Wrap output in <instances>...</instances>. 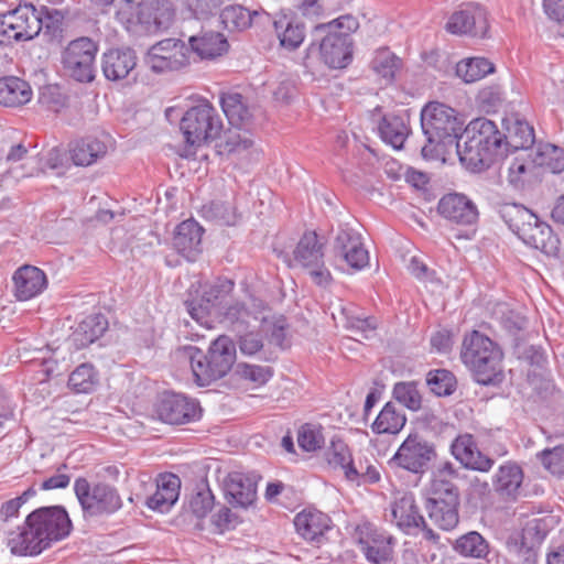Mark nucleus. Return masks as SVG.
I'll use <instances>...</instances> for the list:
<instances>
[{
	"instance_id": "473e14b6",
	"label": "nucleus",
	"mask_w": 564,
	"mask_h": 564,
	"mask_svg": "<svg viewBox=\"0 0 564 564\" xmlns=\"http://www.w3.org/2000/svg\"><path fill=\"white\" fill-rule=\"evenodd\" d=\"M32 96V88L25 80L15 76L0 78V105L21 107L28 104Z\"/></svg>"
},
{
	"instance_id": "e433bc0d",
	"label": "nucleus",
	"mask_w": 564,
	"mask_h": 564,
	"mask_svg": "<svg viewBox=\"0 0 564 564\" xmlns=\"http://www.w3.org/2000/svg\"><path fill=\"white\" fill-rule=\"evenodd\" d=\"M258 17H265L271 21V15L265 11H250L240 4H230L220 12V20L228 31H243L251 26L252 21Z\"/></svg>"
},
{
	"instance_id": "bb28decb",
	"label": "nucleus",
	"mask_w": 564,
	"mask_h": 564,
	"mask_svg": "<svg viewBox=\"0 0 564 564\" xmlns=\"http://www.w3.org/2000/svg\"><path fill=\"white\" fill-rule=\"evenodd\" d=\"M293 524L296 533L306 541L321 542L324 534L330 530L332 520L322 511L315 509H305L299 512Z\"/></svg>"
},
{
	"instance_id": "9b49d317",
	"label": "nucleus",
	"mask_w": 564,
	"mask_h": 564,
	"mask_svg": "<svg viewBox=\"0 0 564 564\" xmlns=\"http://www.w3.org/2000/svg\"><path fill=\"white\" fill-rule=\"evenodd\" d=\"M75 495L85 517H98L118 511L122 501L116 488L99 482L95 486L85 478H77L74 484Z\"/></svg>"
},
{
	"instance_id": "20e7f679",
	"label": "nucleus",
	"mask_w": 564,
	"mask_h": 564,
	"mask_svg": "<svg viewBox=\"0 0 564 564\" xmlns=\"http://www.w3.org/2000/svg\"><path fill=\"white\" fill-rule=\"evenodd\" d=\"M421 126L427 144L422 148L426 159L436 156L437 147H452L462 139L463 122L456 111L441 102H430L421 111Z\"/></svg>"
},
{
	"instance_id": "c85d7f7f",
	"label": "nucleus",
	"mask_w": 564,
	"mask_h": 564,
	"mask_svg": "<svg viewBox=\"0 0 564 564\" xmlns=\"http://www.w3.org/2000/svg\"><path fill=\"white\" fill-rule=\"evenodd\" d=\"M181 479L174 474H163L156 479L155 492L148 497L147 506L161 513L169 512L178 499Z\"/></svg>"
},
{
	"instance_id": "c756f323",
	"label": "nucleus",
	"mask_w": 564,
	"mask_h": 564,
	"mask_svg": "<svg viewBox=\"0 0 564 564\" xmlns=\"http://www.w3.org/2000/svg\"><path fill=\"white\" fill-rule=\"evenodd\" d=\"M137 65L134 51L130 48L110 50L104 53L101 69L108 80H121L129 76Z\"/></svg>"
},
{
	"instance_id": "5701e85b",
	"label": "nucleus",
	"mask_w": 564,
	"mask_h": 564,
	"mask_svg": "<svg viewBox=\"0 0 564 564\" xmlns=\"http://www.w3.org/2000/svg\"><path fill=\"white\" fill-rule=\"evenodd\" d=\"M451 451L466 468L486 473L494 465V460L478 449L470 434L458 435L452 443Z\"/></svg>"
},
{
	"instance_id": "f704fd0d",
	"label": "nucleus",
	"mask_w": 564,
	"mask_h": 564,
	"mask_svg": "<svg viewBox=\"0 0 564 564\" xmlns=\"http://www.w3.org/2000/svg\"><path fill=\"white\" fill-rule=\"evenodd\" d=\"M220 104L230 124L242 128L251 122L253 111L241 94L232 91L223 94Z\"/></svg>"
},
{
	"instance_id": "de8ad7c7",
	"label": "nucleus",
	"mask_w": 564,
	"mask_h": 564,
	"mask_svg": "<svg viewBox=\"0 0 564 564\" xmlns=\"http://www.w3.org/2000/svg\"><path fill=\"white\" fill-rule=\"evenodd\" d=\"M300 448L307 453L321 449L325 444L323 427L318 423H303L296 434Z\"/></svg>"
},
{
	"instance_id": "a211bd4d",
	"label": "nucleus",
	"mask_w": 564,
	"mask_h": 564,
	"mask_svg": "<svg viewBox=\"0 0 564 564\" xmlns=\"http://www.w3.org/2000/svg\"><path fill=\"white\" fill-rule=\"evenodd\" d=\"M334 254L337 260L355 270H361L369 264V253L364 247L361 236L351 228L343 227L338 230L334 241Z\"/></svg>"
},
{
	"instance_id": "ddd939ff",
	"label": "nucleus",
	"mask_w": 564,
	"mask_h": 564,
	"mask_svg": "<svg viewBox=\"0 0 564 564\" xmlns=\"http://www.w3.org/2000/svg\"><path fill=\"white\" fill-rule=\"evenodd\" d=\"M41 29L42 18L31 3L19 4L14 10L0 14V35L9 41L31 40Z\"/></svg>"
},
{
	"instance_id": "49530a36",
	"label": "nucleus",
	"mask_w": 564,
	"mask_h": 564,
	"mask_svg": "<svg viewBox=\"0 0 564 564\" xmlns=\"http://www.w3.org/2000/svg\"><path fill=\"white\" fill-rule=\"evenodd\" d=\"M371 68L376 74L386 79L387 83H390L401 68V59L390 50L380 48L371 61Z\"/></svg>"
},
{
	"instance_id": "a18cd8bd",
	"label": "nucleus",
	"mask_w": 564,
	"mask_h": 564,
	"mask_svg": "<svg viewBox=\"0 0 564 564\" xmlns=\"http://www.w3.org/2000/svg\"><path fill=\"white\" fill-rule=\"evenodd\" d=\"M405 422V415L399 412L393 403L388 402L373 422L372 430L378 434H397Z\"/></svg>"
},
{
	"instance_id": "13d9d810",
	"label": "nucleus",
	"mask_w": 564,
	"mask_h": 564,
	"mask_svg": "<svg viewBox=\"0 0 564 564\" xmlns=\"http://www.w3.org/2000/svg\"><path fill=\"white\" fill-rule=\"evenodd\" d=\"M214 496L209 488L203 487L188 501V509L197 519H203L213 509Z\"/></svg>"
},
{
	"instance_id": "393cba45",
	"label": "nucleus",
	"mask_w": 564,
	"mask_h": 564,
	"mask_svg": "<svg viewBox=\"0 0 564 564\" xmlns=\"http://www.w3.org/2000/svg\"><path fill=\"white\" fill-rule=\"evenodd\" d=\"M260 476L254 473L234 471L226 480V492L231 498L230 502L247 508L257 497V484Z\"/></svg>"
},
{
	"instance_id": "1a4fd4ad",
	"label": "nucleus",
	"mask_w": 564,
	"mask_h": 564,
	"mask_svg": "<svg viewBox=\"0 0 564 564\" xmlns=\"http://www.w3.org/2000/svg\"><path fill=\"white\" fill-rule=\"evenodd\" d=\"M180 129L186 144L202 147L220 135L223 120L216 108L206 99H200L183 115Z\"/></svg>"
},
{
	"instance_id": "f257e3e1",
	"label": "nucleus",
	"mask_w": 564,
	"mask_h": 564,
	"mask_svg": "<svg viewBox=\"0 0 564 564\" xmlns=\"http://www.w3.org/2000/svg\"><path fill=\"white\" fill-rule=\"evenodd\" d=\"M72 529L67 512L62 507H43L30 513L18 531L9 532L8 544L18 555H36L52 541L66 538Z\"/></svg>"
},
{
	"instance_id": "f03ea898",
	"label": "nucleus",
	"mask_w": 564,
	"mask_h": 564,
	"mask_svg": "<svg viewBox=\"0 0 564 564\" xmlns=\"http://www.w3.org/2000/svg\"><path fill=\"white\" fill-rule=\"evenodd\" d=\"M463 137L464 144L459 140L456 150L462 163L474 172L489 167L501 154L502 133L491 120L479 118L471 121Z\"/></svg>"
},
{
	"instance_id": "412c9836",
	"label": "nucleus",
	"mask_w": 564,
	"mask_h": 564,
	"mask_svg": "<svg viewBox=\"0 0 564 564\" xmlns=\"http://www.w3.org/2000/svg\"><path fill=\"white\" fill-rule=\"evenodd\" d=\"M438 213L458 225H473L478 219V209L473 200L463 194H448L441 198Z\"/></svg>"
},
{
	"instance_id": "8fccbe9b",
	"label": "nucleus",
	"mask_w": 564,
	"mask_h": 564,
	"mask_svg": "<svg viewBox=\"0 0 564 564\" xmlns=\"http://www.w3.org/2000/svg\"><path fill=\"white\" fill-rule=\"evenodd\" d=\"M235 283L228 279H218L213 284L204 289L202 302H205L212 308L223 305L226 299L232 292Z\"/></svg>"
},
{
	"instance_id": "6e6d98bb",
	"label": "nucleus",
	"mask_w": 564,
	"mask_h": 564,
	"mask_svg": "<svg viewBox=\"0 0 564 564\" xmlns=\"http://www.w3.org/2000/svg\"><path fill=\"white\" fill-rule=\"evenodd\" d=\"M306 37V25L301 17L293 14L284 28V47L296 48Z\"/></svg>"
},
{
	"instance_id": "680f3d73",
	"label": "nucleus",
	"mask_w": 564,
	"mask_h": 564,
	"mask_svg": "<svg viewBox=\"0 0 564 564\" xmlns=\"http://www.w3.org/2000/svg\"><path fill=\"white\" fill-rule=\"evenodd\" d=\"M251 145L252 141L248 137L237 132H230L223 144V151L228 154H241L247 152Z\"/></svg>"
},
{
	"instance_id": "4c0bfd02",
	"label": "nucleus",
	"mask_w": 564,
	"mask_h": 564,
	"mask_svg": "<svg viewBox=\"0 0 564 564\" xmlns=\"http://www.w3.org/2000/svg\"><path fill=\"white\" fill-rule=\"evenodd\" d=\"M107 327L108 322L104 315H89L78 324L72 335V341L77 348L86 347L102 336Z\"/></svg>"
},
{
	"instance_id": "72a5a7b5",
	"label": "nucleus",
	"mask_w": 564,
	"mask_h": 564,
	"mask_svg": "<svg viewBox=\"0 0 564 564\" xmlns=\"http://www.w3.org/2000/svg\"><path fill=\"white\" fill-rule=\"evenodd\" d=\"M523 480V473L519 465L508 462L501 465L492 478L496 492L506 498H514Z\"/></svg>"
},
{
	"instance_id": "f3484780",
	"label": "nucleus",
	"mask_w": 564,
	"mask_h": 564,
	"mask_svg": "<svg viewBox=\"0 0 564 564\" xmlns=\"http://www.w3.org/2000/svg\"><path fill=\"white\" fill-rule=\"evenodd\" d=\"M334 254L337 260L355 270H361L369 264V253L364 247L361 236L351 228L343 227L338 230L334 241Z\"/></svg>"
},
{
	"instance_id": "cd10ccee",
	"label": "nucleus",
	"mask_w": 564,
	"mask_h": 564,
	"mask_svg": "<svg viewBox=\"0 0 564 564\" xmlns=\"http://www.w3.org/2000/svg\"><path fill=\"white\" fill-rule=\"evenodd\" d=\"M324 246L325 242L315 231H305L293 250L289 265L304 269L321 264L324 259Z\"/></svg>"
},
{
	"instance_id": "dca6fc26",
	"label": "nucleus",
	"mask_w": 564,
	"mask_h": 564,
	"mask_svg": "<svg viewBox=\"0 0 564 564\" xmlns=\"http://www.w3.org/2000/svg\"><path fill=\"white\" fill-rule=\"evenodd\" d=\"M445 29L452 34L484 37L489 29L487 11L478 3H469L449 17Z\"/></svg>"
},
{
	"instance_id": "4be33fe9",
	"label": "nucleus",
	"mask_w": 564,
	"mask_h": 564,
	"mask_svg": "<svg viewBox=\"0 0 564 564\" xmlns=\"http://www.w3.org/2000/svg\"><path fill=\"white\" fill-rule=\"evenodd\" d=\"M457 470L451 463H445L434 474L426 503L459 502V491L455 485Z\"/></svg>"
},
{
	"instance_id": "7ed1b4c3",
	"label": "nucleus",
	"mask_w": 564,
	"mask_h": 564,
	"mask_svg": "<svg viewBox=\"0 0 564 564\" xmlns=\"http://www.w3.org/2000/svg\"><path fill=\"white\" fill-rule=\"evenodd\" d=\"M177 357L188 361L195 382L204 387L229 372L236 361V346L230 337L220 335L212 341L207 356L197 347L184 346Z\"/></svg>"
},
{
	"instance_id": "b1692460",
	"label": "nucleus",
	"mask_w": 564,
	"mask_h": 564,
	"mask_svg": "<svg viewBox=\"0 0 564 564\" xmlns=\"http://www.w3.org/2000/svg\"><path fill=\"white\" fill-rule=\"evenodd\" d=\"M203 227L193 219L184 220L174 231L173 248L188 261H195L202 252Z\"/></svg>"
},
{
	"instance_id": "aec40b11",
	"label": "nucleus",
	"mask_w": 564,
	"mask_h": 564,
	"mask_svg": "<svg viewBox=\"0 0 564 564\" xmlns=\"http://www.w3.org/2000/svg\"><path fill=\"white\" fill-rule=\"evenodd\" d=\"M332 316L336 325H341L346 330L360 336L362 339H370L376 335L378 322L372 316H367L361 308L355 304H341L335 306Z\"/></svg>"
},
{
	"instance_id": "ea45409f",
	"label": "nucleus",
	"mask_w": 564,
	"mask_h": 564,
	"mask_svg": "<svg viewBox=\"0 0 564 564\" xmlns=\"http://www.w3.org/2000/svg\"><path fill=\"white\" fill-rule=\"evenodd\" d=\"M327 464L334 469L344 471L348 480H357L359 471L352 465V457L348 446L340 440H333L325 452Z\"/></svg>"
},
{
	"instance_id": "58836bf2",
	"label": "nucleus",
	"mask_w": 564,
	"mask_h": 564,
	"mask_svg": "<svg viewBox=\"0 0 564 564\" xmlns=\"http://www.w3.org/2000/svg\"><path fill=\"white\" fill-rule=\"evenodd\" d=\"M70 158L76 165L88 166L106 155L108 145L104 140L86 138L70 147Z\"/></svg>"
},
{
	"instance_id": "e2e57ef3",
	"label": "nucleus",
	"mask_w": 564,
	"mask_h": 564,
	"mask_svg": "<svg viewBox=\"0 0 564 564\" xmlns=\"http://www.w3.org/2000/svg\"><path fill=\"white\" fill-rule=\"evenodd\" d=\"M238 372L247 380L256 383H264L271 377V372L268 367H261L257 365L239 364Z\"/></svg>"
},
{
	"instance_id": "423d86ee",
	"label": "nucleus",
	"mask_w": 564,
	"mask_h": 564,
	"mask_svg": "<svg viewBox=\"0 0 564 564\" xmlns=\"http://www.w3.org/2000/svg\"><path fill=\"white\" fill-rule=\"evenodd\" d=\"M460 359L480 384L500 381L502 351L488 336L473 330L463 340Z\"/></svg>"
},
{
	"instance_id": "774afa93",
	"label": "nucleus",
	"mask_w": 564,
	"mask_h": 564,
	"mask_svg": "<svg viewBox=\"0 0 564 564\" xmlns=\"http://www.w3.org/2000/svg\"><path fill=\"white\" fill-rule=\"evenodd\" d=\"M261 338L253 333H249L240 338L239 347L243 355L252 356L262 348Z\"/></svg>"
},
{
	"instance_id": "4468645a",
	"label": "nucleus",
	"mask_w": 564,
	"mask_h": 564,
	"mask_svg": "<svg viewBox=\"0 0 564 564\" xmlns=\"http://www.w3.org/2000/svg\"><path fill=\"white\" fill-rule=\"evenodd\" d=\"M189 48L178 39H164L152 45L147 54L145 62L154 73L180 70L189 64Z\"/></svg>"
},
{
	"instance_id": "0eeeda50",
	"label": "nucleus",
	"mask_w": 564,
	"mask_h": 564,
	"mask_svg": "<svg viewBox=\"0 0 564 564\" xmlns=\"http://www.w3.org/2000/svg\"><path fill=\"white\" fill-rule=\"evenodd\" d=\"M506 225L528 246L544 253H554L557 239L551 227L520 204H506L499 210Z\"/></svg>"
},
{
	"instance_id": "a878e982",
	"label": "nucleus",
	"mask_w": 564,
	"mask_h": 564,
	"mask_svg": "<svg viewBox=\"0 0 564 564\" xmlns=\"http://www.w3.org/2000/svg\"><path fill=\"white\" fill-rule=\"evenodd\" d=\"M14 295L19 301H28L40 295L47 285L45 273L33 265H23L13 274Z\"/></svg>"
},
{
	"instance_id": "4d7b16f0",
	"label": "nucleus",
	"mask_w": 564,
	"mask_h": 564,
	"mask_svg": "<svg viewBox=\"0 0 564 564\" xmlns=\"http://www.w3.org/2000/svg\"><path fill=\"white\" fill-rule=\"evenodd\" d=\"M542 465L553 475L564 476V445L538 454Z\"/></svg>"
},
{
	"instance_id": "09e8293b",
	"label": "nucleus",
	"mask_w": 564,
	"mask_h": 564,
	"mask_svg": "<svg viewBox=\"0 0 564 564\" xmlns=\"http://www.w3.org/2000/svg\"><path fill=\"white\" fill-rule=\"evenodd\" d=\"M97 372L90 364H82L69 376V387L78 393H88L97 384Z\"/></svg>"
},
{
	"instance_id": "69168bd1",
	"label": "nucleus",
	"mask_w": 564,
	"mask_h": 564,
	"mask_svg": "<svg viewBox=\"0 0 564 564\" xmlns=\"http://www.w3.org/2000/svg\"><path fill=\"white\" fill-rule=\"evenodd\" d=\"M501 324L511 334L516 335L527 326V319L513 311H502Z\"/></svg>"
},
{
	"instance_id": "5fc2aeb1",
	"label": "nucleus",
	"mask_w": 564,
	"mask_h": 564,
	"mask_svg": "<svg viewBox=\"0 0 564 564\" xmlns=\"http://www.w3.org/2000/svg\"><path fill=\"white\" fill-rule=\"evenodd\" d=\"M535 162L551 169L552 172H561L564 170V151L555 145L546 144L538 150Z\"/></svg>"
},
{
	"instance_id": "2eb2a0df",
	"label": "nucleus",
	"mask_w": 564,
	"mask_h": 564,
	"mask_svg": "<svg viewBox=\"0 0 564 564\" xmlns=\"http://www.w3.org/2000/svg\"><path fill=\"white\" fill-rule=\"evenodd\" d=\"M436 458L434 445L419 434H410L398 448L390 464L408 471L423 474Z\"/></svg>"
},
{
	"instance_id": "c03bdc74",
	"label": "nucleus",
	"mask_w": 564,
	"mask_h": 564,
	"mask_svg": "<svg viewBox=\"0 0 564 564\" xmlns=\"http://www.w3.org/2000/svg\"><path fill=\"white\" fill-rule=\"evenodd\" d=\"M381 138L394 149H401L409 135L405 120L399 116H386L379 127Z\"/></svg>"
},
{
	"instance_id": "9d476101",
	"label": "nucleus",
	"mask_w": 564,
	"mask_h": 564,
	"mask_svg": "<svg viewBox=\"0 0 564 564\" xmlns=\"http://www.w3.org/2000/svg\"><path fill=\"white\" fill-rule=\"evenodd\" d=\"M545 535L541 519H531L521 530L510 532L503 542L510 563L538 564V551Z\"/></svg>"
},
{
	"instance_id": "864d4df0",
	"label": "nucleus",
	"mask_w": 564,
	"mask_h": 564,
	"mask_svg": "<svg viewBox=\"0 0 564 564\" xmlns=\"http://www.w3.org/2000/svg\"><path fill=\"white\" fill-rule=\"evenodd\" d=\"M394 399L412 411L421 408V394L414 382H398L393 388Z\"/></svg>"
},
{
	"instance_id": "6e6552de",
	"label": "nucleus",
	"mask_w": 564,
	"mask_h": 564,
	"mask_svg": "<svg viewBox=\"0 0 564 564\" xmlns=\"http://www.w3.org/2000/svg\"><path fill=\"white\" fill-rule=\"evenodd\" d=\"M357 25L356 19L351 15H341L315 26V32L325 33L319 44V53L329 68H345L351 62L352 41L348 32L356 30Z\"/></svg>"
},
{
	"instance_id": "c9c22d12",
	"label": "nucleus",
	"mask_w": 564,
	"mask_h": 564,
	"mask_svg": "<svg viewBox=\"0 0 564 564\" xmlns=\"http://www.w3.org/2000/svg\"><path fill=\"white\" fill-rule=\"evenodd\" d=\"M454 552L465 558L486 560L490 553L489 542L477 531H469L452 542Z\"/></svg>"
},
{
	"instance_id": "0e129e2a",
	"label": "nucleus",
	"mask_w": 564,
	"mask_h": 564,
	"mask_svg": "<svg viewBox=\"0 0 564 564\" xmlns=\"http://www.w3.org/2000/svg\"><path fill=\"white\" fill-rule=\"evenodd\" d=\"M185 305L188 314L194 321H196L202 326L208 327V316L213 310L209 305L202 301L199 304H196L194 301H187Z\"/></svg>"
},
{
	"instance_id": "79ce46f5",
	"label": "nucleus",
	"mask_w": 564,
	"mask_h": 564,
	"mask_svg": "<svg viewBox=\"0 0 564 564\" xmlns=\"http://www.w3.org/2000/svg\"><path fill=\"white\" fill-rule=\"evenodd\" d=\"M494 72V64L485 57H469L456 65V75L466 84L480 80Z\"/></svg>"
},
{
	"instance_id": "052dcab7",
	"label": "nucleus",
	"mask_w": 564,
	"mask_h": 564,
	"mask_svg": "<svg viewBox=\"0 0 564 564\" xmlns=\"http://www.w3.org/2000/svg\"><path fill=\"white\" fill-rule=\"evenodd\" d=\"M505 93L499 85L484 87L477 96V100L486 111H496L505 101Z\"/></svg>"
},
{
	"instance_id": "37998d69",
	"label": "nucleus",
	"mask_w": 564,
	"mask_h": 564,
	"mask_svg": "<svg viewBox=\"0 0 564 564\" xmlns=\"http://www.w3.org/2000/svg\"><path fill=\"white\" fill-rule=\"evenodd\" d=\"M459 502L426 503L429 518L440 529L451 531L459 522Z\"/></svg>"
},
{
	"instance_id": "338daca9",
	"label": "nucleus",
	"mask_w": 564,
	"mask_h": 564,
	"mask_svg": "<svg viewBox=\"0 0 564 564\" xmlns=\"http://www.w3.org/2000/svg\"><path fill=\"white\" fill-rule=\"evenodd\" d=\"M543 10L550 20L564 24V0H543Z\"/></svg>"
},
{
	"instance_id": "39448f33",
	"label": "nucleus",
	"mask_w": 564,
	"mask_h": 564,
	"mask_svg": "<svg viewBox=\"0 0 564 564\" xmlns=\"http://www.w3.org/2000/svg\"><path fill=\"white\" fill-rule=\"evenodd\" d=\"M174 17L173 10L155 0H118L116 19L130 33L155 34L165 30Z\"/></svg>"
},
{
	"instance_id": "a19ab883",
	"label": "nucleus",
	"mask_w": 564,
	"mask_h": 564,
	"mask_svg": "<svg viewBox=\"0 0 564 564\" xmlns=\"http://www.w3.org/2000/svg\"><path fill=\"white\" fill-rule=\"evenodd\" d=\"M506 129L502 142L505 141L507 149L517 151L528 149L534 143V131L528 122L519 119L508 120Z\"/></svg>"
},
{
	"instance_id": "bf43d9fd",
	"label": "nucleus",
	"mask_w": 564,
	"mask_h": 564,
	"mask_svg": "<svg viewBox=\"0 0 564 564\" xmlns=\"http://www.w3.org/2000/svg\"><path fill=\"white\" fill-rule=\"evenodd\" d=\"M39 102L48 110L58 112L66 106V96L58 86L47 85L40 90Z\"/></svg>"
},
{
	"instance_id": "6ab92c4d",
	"label": "nucleus",
	"mask_w": 564,
	"mask_h": 564,
	"mask_svg": "<svg viewBox=\"0 0 564 564\" xmlns=\"http://www.w3.org/2000/svg\"><path fill=\"white\" fill-rule=\"evenodd\" d=\"M199 414L198 402L181 393L163 394L158 405L160 420L169 424H185L198 419Z\"/></svg>"
},
{
	"instance_id": "7c9ffc66",
	"label": "nucleus",
	"mask_w": 564,
	"mask_h": 564,
	"mask_svg": "<svg viewBox=\"0 0 564 564\" xmlns=\"http://www.w3.org/2000/svg\"><path fill=\"white\" fill-rule=\"evenodd\" d=\"M391 516L395 525L408 534H413L424 524V518L411 494L403 495L392 503Z\"/></svg>"
},
{
	"instance_id": "603ef678",
	"label": "nucleus",
	"mask_w": 564,
	"mask_h": 564,
	"mask_svg": "<svg viewBox=\"0 0 564 564\" xmlns=\"http://www.w3.org/2000/svg\"><path fill=\"white\" fill-rule=\"evenodd\" d=\"M202 212L205 218L221 225H235L236 223V213L226 202H210L203 206Z\"/></svg>"
},
{
	"instance_id": "f8f14e48",
	"label": "nucleus",
	"mask_w": 564,
	"mask_h": 564,
	"mask_svg": "<svg viewBox=\"0 0 564 564\" xmlns=\"http://www.w3.org/2000/svg\"><path fill=\"white\" fill-rule=\"evenodd\" d=\"M97 44L88 37L72 41L63 51L62 64L65 73L80 83H90L96 75Z\"/></svg>"
},
{
	"instance_id": "3c124183",
	"label": "nucleus",
	"mask_w": 564,
	"mask_h": 564,
	"mask_svg": "<svg viewBox=\"0 0 564 564\" xmlns=\"http://www.w3.org/2000/svg\"><path fill=\"white\" fill-rule=\"evenodd\" d=\"M426 383L433 393L442 397L449 395L454 391L456 380L451 371L438 369L427 373Z\"/></svg>"
},
{
	"instance_id": "2f4dec72",
	"label": "nucleus",
	"mask_w": 564,
	"mask_h": 564,
	"mask_svg": "<svg viewBox=\"0 0 564 564\" xmlns=\"http://www.w3.org/2000/svg\"><path fill=\"white\" fill-rule=\"evenodd\" d=\"M188 43L192 52L202 59H214L221 56L229 48V44L224 34L214 31L191 36Z\"/></svg>"
}]
</instances>
